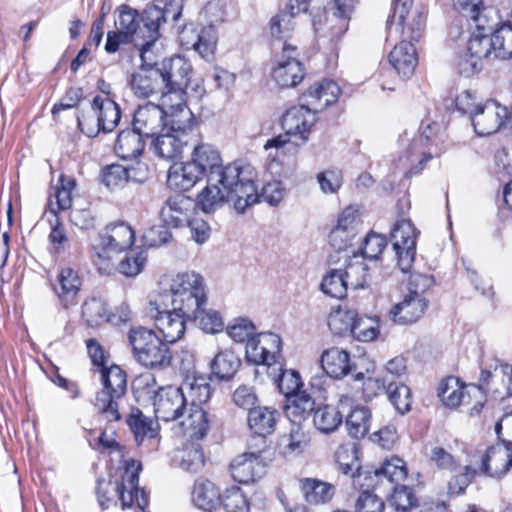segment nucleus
Wrapping results in <instances>:
<instances>
[{
  "label": "nucleus",
  "mask_w": 512,
  "mask_h": 512,
  "mask_svg": "<svg viewBox=\"0 0 512 512\" xmlns=\"http://www.w3.org/2000/svg\"><path fill=\"white\" fill-rule=\"evenodd\" d=\"M274 64L271 76L276 84L282 88L298 85L304 78V70L297 58V47L293 44L281 46V50L274 51Z\"/></svg>",
  "instance_id": "obj_15"
},
{
  "label": "nucleus",
  "mask_w": 512,
  "mask_h": 512,
  "mask_svg": "<svg viewBox=\"0 0 512 512\" xmlns=\"http://www.w3.org/2000/svg\"><path fill=\"white\" fill-rule=\"evenodd\" d=\"M233 479L239 483H249L265 474V463L261 452L247 451L236 456L230 464Z\"/></svg>",
  "instance_id": "obj_25"
},
{
  "label": "nucleus",
  "mask_w": 512,
  "mask_h": 512,
  "mask_svg": "<svg viewBox=\"0 0 512 512\" xmlns=\"http://www.w3.org/2000/svg\"><path fill=\"white\" fill-rule=\"evenodd\" d=\"M365 474L369 478L373 474L377 478V482L387 480L390 483H394L395 486H399L407 477V467L401 458L393 456L384 460L379 467L365 471Z\"/></svg>",
  "instance_id": "obj_39"
},
{
  "label": "nucleus",
  "mask_w": 512,
  "mask_h": 512,
  "mask_svg": "<svg viewBox=\"0 0 512 512\" xmlns=\"http://www.w3.org/2000/svg\"><path fill=\"white\" fill-rule=\"evenodd\" d=\"M192 25L185 26L180 32V40L183 44L191 45L203 58L210 60L217 45V33L214 26L204 27L200 33L194 35Z\"/></svg>",
  "instance_id": "obj_30"
},
{
  "label": "nucleus",
  "mask_w": 512,
  "mask_h": 512,
  "mask_svg": "<svg viewBox=\"0 0 512 512\" xmlns=\"http://www.w3.org/2000/svg\"><path fill=\"white\" fill-rule=\"evenodd\" d=\"M82 279L78 271L69 266L61 267L56 280L53 284V290L64 308H68L76 303V298L81 290Z\"/></svg>",
  "instance_id": "obj_29"
},
{
  "label": "nucleus",
  "mask_w": 512,
  "mask_h": 512,
  "mask_svg": "<svg viewBox=\"0 0 512 512\" xmlns=\"http://www.w3.org/2000/svg\"><path fill=\"white\" fill-rule=\"evenodd\" d=\"M139 465L134 460L127 462V466L121 472L120 481L99 480L97 485V498L99 505L106 509L111 503H115L116 498L121 501L123 508L132 507L134 504L144 512L147 505V499L142 490L138 487Z\"/></svg>",
  "instance_id": "obj_3"
},
{
  "label": "nucleus",
  "mask_w": 512,
  "mask_h": 512,
  "mask_svg": "<svg viewBox=\"0 0 512 512\" xmlns=\"http://www.w3.org/2000/svg\"><path fill=\"white\" fill-rule=\"evenodd\" d=\"M131 88L138 97L147 98L160 92L166 93L164 79L159 68L140 66L131 76Z\"/></svg>",
  "instance_id": "obj_28"
},
{
  "label": "nucleus",
  "mask_w": 512,
  "mask_h": 512,
  "mask_svg": "<svg viewBox=\"0 0 512 512\" xmlns=\"http://www.w3.org/2000/svg\"><path fill=\"white\" fill-rule=\"evenodd\" d=\"M476 475V470L469 465L459 466L448 482V493L450 495L462 494Z\"/></svg>",
  "instance_id": "obj_61"
},
{
  "label": "nucleus",
  "mask_w": 512,
  "mask_h": 512,
  "mask_svg": "<svg viewBox=\"0 0 512 512\" xmlns=\"http://www.w3.org/2000/svg\"><path fill=\"white\" fill-rule=\"evenodd\" d=\"M139 383H144L147 394L153 401L154 413L157 420L176 424V433L185 436L181 431L180 422L187 417V399L178 386H166L156 389L153 376L143 377Z\"/></svg>",
  "instance_id": "obj_5"
},
{
  "label": "nucleus",
  "mask_w": 512,
  "mask_h": 512,
  "mask_svg": "<svg viewBox=\"0 0 512 512\" xmlns=\"http://www.w3.org/2000/svg\"><path fill=\"white\" fill-rule=\"evenodd\" d=\"M169 291L173 308L186 316H195L200 305H206L204 278L194 271H185L173 276Z\"/></svg>",
  "instance_id": "obj_8"
},
{
  "label": "nucleus",
  "mask_w": 512,
  "mask_h": 512,
  "mask_svg": "<svg viewBox=\"0 0 512 512\" xmlns=\"http://www.w3.org/2000/svg\"><path fill=\"white\" fill-rule=\"evenodd\" d=\"M150 305H155L154 309L157 311L154 316L155 325L165 342L175 343L180 340L185 333L188 316L174 308L172 311L161 312L156 300H150Z\"/></svg>",
  "instance_id": "obj_26"
},
{
  "label": "nucleus",
  "mask_w": 512,
  "mask_h": 512,
  "mask_svg": "<svg viewBox=\"0 0 512 512\" xmlns=\"http://www.w3.org/2000/svg\"><path fill=\"white\" fill-rule=\"evenodd\" d=\"M342 419V413L336 407L325 405L315 410L313 422L320 432L329 434L341 425Z\"/></svg>",
  "instance_id": "obj_48"
},
{
  "label": "nucleus",
  "mask_w": 512,
  "mask_h": 512,
  "mask_svg": "<svg viewBox=\"0 0 512 512\" xmlns=\"http://www.w3.org/2000/svg\"><path fill=\"white\" fill-rule=\"evenodd\" d=\"M136 439L144 437L154 438L157 435L158 424L146 417L139 409H133L127 419Z\"/></svg>",
  "instance_id": "obj_53"
},
{
  "label": "nucleus",
  "mask_w": 512,
  "mask_h": 512,
  "mask_svg": "<svg viewBox=\"0 0 512 512\" xmlns=\"http://www.w3.org/2000/svg\"><path fill=\"white\" fill-rule=\"evenodd\" d=\"M388 59L395 71L404 78L413 74L418 63L414 45L406 41L397 44L390 52Z\"/></svg>",
  "instance_id": "obj_35"
},
{
  "label": "nucleus",
  "mask_w": 512,
  "mask_h": 512,
  "mask_svg": "<svg viewBox=\"0 0 512 512\" xmlns=\"http://www.w3.org/2000/svg\"><path fill=\"white\" fill-rule=\"evenodd\" d=\"M82 318L87 326L95 328L110 320L106 303L101 298L89 297L82 304Z\"/></svg>",
  "instance_id": "obj_46"
},
{
  "label": "nucleus",
  "mask_w": 512,
  "mask_h": 512,
  "mask_svg": "<svg viewBox=\"0 0 512 512\" xmlns=\"http://www.w3.org/2000/svg\"><path fill=\"white\" fill-rule=\"evenodd\" d=\"M437 127L436 123L426 124L422 127L421 134L411 142L406 134L400 138L401 144L405 146V161L411 164L415 173L421 171L426 162L440 154L437 146L433 143Z\"/></svg>",
  "instance_id": "obj_14"
},
{
  "label": "nucleus",
  "mask_w": 512,
  "mask_h": 512,
  "mask_svg": "<svg viewBox=\"0 0 512 512\" xmlns=\"http://www.w3.org/2000/svg\"><path fill=\"white\" fill-rule=\"evenodd\" d=\"M280 445L286 456H298L310 446V436L299 424L293 423L288 434L281 438Z\"/></svg>",
  "instance_id": "obj_44"
},
{
  "label": "nucleus",
  "mask_w": 512,
  "mask_h": 512,
  "mask_svg": "<svg viewBox=\"0 0 512 512\" xmlns=\"http://www.w3.org/2000/svg\"><path fill=\"white\" fill-rule=\"evenodd\" d=\"M49 250L53 254L64 253L70 247V238L64 224L56 217L48 235Z\"/></svg>",
  "instance_id": "obj_59"
},
{
  "label": "nucleus",
  "mask_w": 512,
  "mask_h": 512,
  "mask_svg": "<svg viewBox=\"0 0 512 512\" xmlns=\"http://www.w3.org/2000/svg\"><path fill=\"white\" fill-rule=\"evenodd\" d=\"M426 15L422 9L415 10L412 14L409 13L406 17V22L403 27L393 26V31L400 32L402 35L417 41L424 31Z\"/></svg>",
  "instance_id": "obj_56"
},
{
  "label": "nucleus",
  "mask_w": 512,
  "mask_h": 512,
  "mask_svg": "<svg viewBox=\"0 0 512 512\" xmlns=\"http://www.w3.org/2000/svg\"><path fill=\"white\" fill-rule=\"evenodd\" d=\"M490 37L493 41L494 58L512 57V24L510 22L502 23Z\"/></svg>",
  "instance_id": "obj_49"
},
{
  "label": "nucleus",
  "mask_w": 512,
  "mask_h": 512,
  "mask_svg": "<svg viewBox=\"0 0 512 512\" xmlns=\"http://www.w3.org/2000/svg\"><path fill=\"white\" fill-rule=\"evenodd\" d=\"M485 27H477L468 40L466 49L459 55L457 68L460 74L469 77L483 68V61L494 58L493 41L484 34Z\"/></svg>",
  "instance_id": "obj_13"
},
{
  "label": "nucleus",
  "mask_w": 512,
  "mask_h": 512,
  "mask_svg": "<svg viewBox=\"0 0 512 512\" xmlns=\"http://www.w3.org/2000/svg\"><path fill=\"white\" fill-rule=\"evenodd\" d=\"M190 141V137L177 132L163 131L156 135V139L152 142V149L160 158L172 160L182 155Z\"/></svg>",
  "instance_id": "obj_31"
},
{
  "label": "nucleus",
  "mask_w": 512,
  "mask_h": 512,
  "mask_svg": "<svg viewBox=\"0 0 512 512\" xmlns=\"http://www.w3.org/2000/svg\"><path fill=\"white\" fill-rule=\"evenodd\" d=\"M391 237L397 265L406 273L410 271L416 255V228L409 219H399L393 227Z\"/></svg>",
  "instance_id": "obj_17"
},
{
  "label": "nucleus",
  "mask_w": 512,
  "mask_h": 512,
  "mask_svg": "<svg viewBox=\"0 0 512 512\" xmlns=\"http://www.w3.org/2000/svg\"><path fill=\"white\" fill-rule=\"evenodd\" d=\"M278 412L270 407L258 406L250 409L248 425L254 433L266 436L275 430Z\"/></svg>",
  "instance_id": "obj_41"
},
{
  "label": "nucleus",
  "mask_w": 512,
  "mask_h": 512,
  "mask_svg": "<svg viewBox=\"0 0 512 512\" xmlns=\"http://www.w3.org/2000/svg\"><path fill=\"white\" fill-rule=\"evenodd\" d=\"M128 340L134 358L142 366L163 369L170 365L172 355L167 342L157 336L152 329L133 327L129 330Z\"/></svg>",
  "instance_id": "obj_7"
},
{
  "label": "nucleus",
  "mask_w": 512,
  "mask_h": 512,
  "mask_svg": "<svg viewBox=\"0 0 512 512\" xmlns=\"http://www.w3.org/2000/svg\"><path fill=\"white\" fill-rule=\"evenodd\" d=\"M314 405L313 398L305 391H301L288 397L286 414L293 423H296L305 419L314 410Z\"/></svg>",
  "instance_id": "obj_47"
},
{
  "label": "nucleus",
  "mask_w": 512,
  "mask_h": 512,
  "mask_svg": "<svg viewBox=\"0 0 512 512\" xmlns=\"http://www.w3.org/2000/svg\"><path fill=\"white\" fill-rule=\"evenodd\" d=\"M308 9L307 0H288L269 21V35L273 51L281 50V46L291 44L299 17Z\"/></svg>",
  "instance_id": "obj_10"
},
{
  "label": "nucleus",
  "mask_w": 512,
  "mask_h": 512,
  "mask_svg": "<svg viewBox=\"0 0 512 512\" xmlns=\"http://www.w3.org/2000/svg\"><path fill=\"white\" fill-rule=\"evenodd\" d=\"M191 208L192 202L188 197L176 195L165 201L160 216L167 225L179 227L188 222Z\"/></svg>",
  "instance_id": "obj_34"
},
{
  "label": "nucleus",
  "mask_w": 512,
  "mask_h": 512,
  "mask_svg": "<svg viewBox=\"0 0 512 512\" xmlns=\"http://www.w3.org/2000/svg\"><path fill=\"white\" fill-rule=\"evenodd\" d=\"M94 107L105 133L112 132L121 119L119 105L107 96H96L93 99Z\"/></svg>",
  "instance_id": "obj_43"
},
{
  "label": "nucleus",
  "mask_w": 512,
  "mask_h": 512,
  "mask_svg": "<svg viewBox=\"0 0 512 512\" xmlns=\"http://www.w3.org/2000/svg\"><path fill=\"white\" fill-rule=\"evenodd\" d=\"M428 300L417 292L404 293L388 312L389 319L397 325L416 323L425 314Z\"/></svg>",
  "instance_id": "obj_22"
},
{
  "label": "nucleus",
  "mask_w": 512,
  "mask_h": 512,
  "mask_svg": "<svg viewBox=\"0 0 512 512\" xmlns=\"http://www.w3.org/2000/svg\"><path fill=\"white\" fill-rule=\"evenodd\" d=\"M241 365L240 358L231 349L217 352L210 362L211 372L220 380L231 379Z\"/></svg>",
  "instance_id": "obj_42"
},
{
  "label": "nucleus",
  "mask_w": 512,
  "mask_h": 512,
  "mask_svg": "<svg viewBox=\"0 0 512 512\" xmlns=\"http://www.w3.org/2000/svg\"><path fill=\"white\" fill-rule=\"evenodd\" d=\"M380 326L377 319L372 317L355 318L350 335L358 341L369 342L377 338Z\"/></svg>",
  "instance_id": "obj_54"
},
{
  "label": "nucleus",
  "mask_w": 512,
  "mask_h": 512,
  "mask_svg": "<svg viewBox=\"0 0 512 512\" xmlns=\"http://www.w3.org/2000/svg\"><path fill=\"white\" fill-rule=\"evenodd\" d=\"M282 341L279 335L272 332L258 334L246 345V357L255 364L271 366L281 356Z\"/></svg>",
  "instance_id": "obj_20"
},
{
  "label": "nucleus",
  "mask_w": 512,
  "mask_h": 512,
  "mask_svg": "<svg viewBox=\"0 0 512 512\" xmlns=\"http://www.w3.org/2000/svg\"><path fill=\"white\" fill-rule=\"evenodd\" d=\"M186 437L191 442L184 444L175 451L173 461L183 470L196 473L202 469L205 463L203 449L199 443L200 440L191 439L188 436Z\"/></svg>",
  "instance_id": "obj_37"
},
{
  "label": "nucleus",
  "mask_w": 512,
  "mask_h": 512,
  "mask_svg": "<svg viewBox=\"0 0 512 512\" xmlns=\"http://www.w3.org/2000/svg\"><path fill=\"white\" fill-rule=\"evenodd\" d=\"M320 362L322 369L332 378H342L352 368L348 352L338 347L324 350Z\"/></svg>",
  "instance_id": "obj_36"
},
{
  "label": "nucleus",
  "mask_w": 512,
  "mask_h": 512,
  "mask_svg": "<svg viewBox=\"0 0 512 512\" xmlns=\"http://www.w3.org/2000/svg\"><path fill=\"white\" fill-rule=\"evenodd\" d=\"M301 143L287 135H278L268 139L263 148L267 153L266 169L275 177H288L296 163L294 156L298 153Z\"/></svg>",
  "instance_id": "obj_11"
},
{
  "label": "nucleus",
  "mask_w": 512,
  "mask_h": 512,
  "mask_svg": "<svg viewBox=\"0 0 512 512\" xmlns=\"http://www.w3.org/2000/svg\"><path fill=\"white\" fill-rule=\"evenodd\" d=\"M162 105L165 107V131L177 132L187 137L192 136L193 113L187 107L183 93L163 94Z\"/></svg>",
  "instance_id": "obj_16"
},
{
  "label": "nucleus",
  "mask_w": 512,
  "mask_h": 512,
  "mask_svg": "<svg viewBox=\"0 0 512 512\" xmlns=\"http://www.w3.org/2000/svg\"><path fill=\"white\" fill-rule=\"evenodd\" d=\"M164 118L165 107L161 97L158 105L149 102L138 107L134 113L133 128L145 137H154L165 131Z\"/></svg>",
  "instance_id": "obj_24"
},
{
  "label": "nucleus",
  "mask_w": 512,
  "mask_h": 512,
  "mask_svg": "<svg viewBox=\"0 0 512 512\" xmlns=\"http://www.w3.org/2000/svg\"><path fill=\"white\" fill-rule=\"evenodd\" d=\"M179 387L190 406L187 417L180 422L181 431L191 439L203 440L210 428L208 413L202 407L211 396L210 383L204 377H187Z\"/></svg>",
  "instance_id": "obj_2"
},
{
  "label": "nucleus",
  "mask_w": 512,
  "mask_h": 512,
  "mask_svg": "<svg viewBox=\"0 0 512 512\" xmlns=\"http://www.w3.org/2000/svg\"><path fill=\"white\" fill-rule=\"evenodd\" d=\"M134 240L135 232L130 225L123 222L108 225L93 246L92 258L98 270L110 274L117 256L130 249Z\"/></svg>",
  "instance_id": "obj_4"
},
{
  "label": "nucleus",
  "mask_w": 512,
  "mask_h": 512,
  "mask_svg": "<svg viewBox=\"0 0 512 512\" xmlns=\"http://www.w3.org/2000/svg\"><path fill=\"white\" fill-rule=\"evenodd\" d=\"M348 288L359 289L368 286L369 275L367 267L362 261L350 262L343 271Z\"/></svg>",
  "instance_id": "obj_58"
},
{
  "label": "nucleus",
  "mask_w": 512,
  "mask_h": 512,
  "mask_svg": "<svg viewBox=\"0 0 512 512\" xmlns=\"http://www.w3.org/2000/svg\"><path fill=\"white\" fill-rule=\"evenodd\" d=\"M143 18V15L141 16ZM117 31L108 32L105 49L109 53L118 50L121 43L134 42L135 37L141 29H144L142 19L138 20L136 10L128 6H121L118 9V18L115 21Z\"/></svg>",
  "instance_id": "obj_18"
},
{
  "label": "nucleus",
  "mask_w": 512,
  "mask_h": 512,
  "mask_svg": "<svg viewBox=\"0 0 512 512\" xmlns=\"http://www.w3.org/2000/svg\"><path fill=\"white\" fill-rule=\"evenodd\" d=\"M100 373L103 388L96 394L94 406L105 420L119 421L127 390L126 374L117 365L101 368Z\"/></svg>",
  "instance_id": "obj_6"
},
{
  "label": "nucleus",
  "mask_w": 512,
  "mask_h": 512,
  "mask_svg": "<svg viewBox=\"0 0 512 512\" xmlns=\"http://www.w3.org/2000/svg\"><path fill=\"white\" fill-rule=\"evenodd\" d=\"M142 136L134 128L121 131L114 146L115 153L124 160H136L144 152Z\"/></svg>",
  "instance_id": "obj_40"
},
{
  "label": "nucleus",
  "mask_w": 512,
  "mask_h": 512,
  "mask_svg": "<svg viewBox=\"0 0 512 512\" xmlns=\"http://www.w3.org/2000/svg\"><path fill=\"white\" fill-rule=\"evenodd\" d=\"M321 290L333 298H344L347 294L348 286L344 279L343 271H330L322 280Z\"/></svg>",
  "instance_id": "obj_57"
},
{
  "label": "nucleus",
  "mask_w": 512,
  "mask_h": 512,
  "mask_svg": "<svg viewBox=\"0 0 512 512\" xmlns=\"http://www.w3.org/2000/svg\"><path fill=\"white\" fill-rule=\"evenodd\" d=\"M387 393L390 402L399 413L405 414L410 410L412 400L408 386L404 384L397 385L390 383L387 387Z\"/></svg>",
  "instance_id": "obj_60"
},
{
  "label": "nucleus",
  "mask_w": 512,
  "mask_h": 512,
  "mask_svg": "<svg viewBox=\"0 0 512 512\" xmlns=\"http://www.w3.org/2000/svg\"><path fill=\"white\" fill-rule=\"evenodd\" d=\"M481 380L484 382L501 381L508 395L512 396V366L504 363L497 364L493 371H482Z\"/></svg>",
  "instance_id": "obj_64"
},
{
  "label": "nucleus",
  "mask_w": 512,
  "mask_h": 512,
  "mask_svg": "<svg viewBox=\"0 0 512 512\" xmlns=\"http://www.w3.org/2000/svg\"><path fill=\"white\" fill-rule=\"evenodd\" d=\"M301 490L309 504L319 505L329 502L334 495L332 485L314 478H305L301 481Z\"/></svg>",
  "instance_id": "obj_45"
},
{
  "label": "nucleus",
  "mask_w": 512,
  "mask_h": 512,
  "mask_svg": "<svg viewBox=\"0 0 512 512\" xmlns=\"http://www.w3.org/2000/svg\"><path fill=\"white\" fill-rule=\"evenodd\" d=\"M206 179V186L196 198L197 206L207 214L229 203L238 213L253 205L257 199L256 169L248 163L223 165L220 152L211 144L197 142L189 160Z\"/></svg>",
  "instance_id": "obj_1"
},
{
  "label": "nucleus",
  "mask_w": 512,
  "mask_h": 512,
  "mask_svg": "<svg viewBox=\"0 0 512 512\" xmlns=\"http://www.w3.org/2000/svg\"><path fill=\"white\" fill-rule=\"evenodd\" d=\"M316 122V113L312 111L304 102L299 106H294L286 111L282 117V128L285 133L293 140L304 145L311 132L312 126Z\"/></svg>",
  "instance_id": "obj_19"
},
{
  "label": "nucleus",
  "mask_w": 512,
  "mask_h": 512,
  "mask_svg": "<svg viewBox=\"0 0 512 512\" xmlns=\"http://www.w3.org/2000/svg\"><path fill=\"white\" fill-rule=\"evenodd\" d=\"M147 261V255L143 250H131L119 261L114 269L126 277L137 276L143 270Z\"/></svg>",
  "instance_id": "obj_55"
},
{
  "label": "nucleus",
  "mask_w": 512,
  "mask_h": 512,
  "mask_svg": "<svg viewBox=\"0 0 512 512\" xmlns=\"http://www.w3.org/2000/svg\"><path fill=\"white\" fill-rule=\"evenodd\" d=\"M192 501L199 509L212 512L220 505V491L213 482L199 479L193 487Z\"/></svg>",
  "instance_id": "obj_38"
},
{
  "label": "nucleus",
  "mask_w": 512,
  "mask_h": 512,
  "mask_svg": "<svg viewBox=\"0 0 512 512\" xmlns=\"http://www.w3.org/2000/svg\"><path fill=\"white\" fill-rule=\"evenodd\" d=\"M371 413L364 406H356L346 419L349 434L355 438H363L369 431Z\"/></svg>",
  "instance_id": "obj_50"
},
{
  "label": "nucleus",
  "mask_w": 512,
  "mask_h": 512,
  "mask_svg": "<svg viewBox=\"0 0 512 512\" xmlns=\"http://www.w3.org/2000/svg\"><path fill=\"white\" fill-rule=\"evenodd\" d=\"M202 179L196 167L188 160L175 163L169 168L167 185L173 190L188 191Z\"/></svg>",
  "instance_id": "obj_33"
},
{
  "label": "nucleus",
  "mask_w": 512,
  "mask_h": 512,
  "mask_svg": "<svg viewBox=\"0 0 512 512\" xmlns=\"http://www.w3.org/2000/svg\"><path fill=\"white\" fill-rule=\"evenodd\" d=\"M159 70L164 79L165 94L183 93L189 85V75L192 72L191 64L181 56L164 60Z\"/></svg>",
  "instance_id": "obj_23"
},
{
  "label": "nucleus",
  "mask_w": 512,
  "mask_h": 512,
  "mask_svg": "<svg viewBox=\"0 0 512 512\" xmlns=\"http://www.w3.org/2000/svg\"><path fill=\"white\" fill-rule=\"evenodd\" d=\"M102 182L110 189H117L123 187L129 182V172L127 167L112 164L103 169Z\"/></svg>",
  "instance_id": "obj_63"
},
{
  "label": "nucleus",
  "mask_w": 512,
  "mask_h": 512,
  "mask_svg": "<svg viewBox=\"0 0 512 512\" xmlns=\"http://www.w3.org/2000/svg\"><path fill=\"white\" fill-rule=\"evenodd\" d=\"M340 87L332 80L315 83L302 95L304 102L316 114L334 104L340 95Z\"/></svg>",
  "instance_id": "obj_27"
},
{
  "label": "nucleus",
  "mask_w": 512,
  "mask_h": 512,
  "mask_svg": "<svg viewBox=\"0 0 512 512\" xmlns=\"http://www.w3.org/2000/svg\"><path fill=\"white\" fill-rule=\"evenodd\" d=\"M356 316L354 310L337 307L329 314L328 326L335 335H350Z\"/></svg>",
  "instance_id": "obj_51"
},
{
  "label": "nucleus",
  "mask_w": 512,
  "mask_h": 512,
  "mask_svg": "<svg viewBox=\"0 0 512 512\" xmlns=\"http://www.w3.org/2000/svg\"><path fill=\"white\" fill-rule=\"evenodd\" d=\"M162 19L163 13L156 8H146L143 11L142 21L144 22V29L137 33L133 42L140 50V66L160 68L158 64V49L154 48L160 37L159 28Z\"/></svg>",
  "instance_id": "obj_12"
},
{
  "label": "nucleus",
  "mask_w": 512,
  "mask_h": 512,
  "mask_svg": "<svg viewBox=\"0 0 512 512\" xmlns=\"http://www.w3.org/2000/svg\"><path fill=\"white\" fill-rule=\"evenodd\" d=\"M509 119L506 106L497 101L488 100L481 104L471 118L475 132L487 136L497 132Z\"/></svg>",
  "instance_id": "obj_21"
},
{
  "label": "nucleus",
  "mask_w": 512,
  "mask_h": 512,
  "mask_svg": "<svg viewBox=\"0 0 512 512\" xmlns=\"http://www.w3.org/2000/svg\"><path fill=\"white\" fill-rule=\"evenodd\" d=\"M512 465L511 448L498 444L490 447L482 459L481 470L491 477H501Z\"/></svg>",
  "instance_id": "obj_32"
},
{
  "label": "nucleus",
  "mask_w": 512,
  "mask_h": 512,
  "mask_svg": "<svg viewBox=\"0 0 512 512\" xmlns=\"http://www.w3.org/2000/svg\"><path fill=\"white\" fill-rule=\"evenodd\" d=\"M188 319L195 321L206 333L215 334L224 329V320L220 313L213 309H205V305H200L195 316H188Z\"/></svg>",
  "instance_id": "obj_52"
},
{
  "label": "nucleus",
  "mask_w": 512,
  "mask_h": 512,
  "mask_svg": "<svg viewBox=\"0 0 512 512\" xmlns=\"http://www.w3.org/2000/svg\"><path fill=\"white\" fill-rule=\"evenodd\" d=\"M222 502L226 512H249L250 509L246 494L236 486L225 491Z\"/></svg>",
  "instance_id": "obj_62"
},
{
  "label": "nucleus",
  "mask_w": 512,
  "mask_h": 512,
  "mask_svg": "<svg viewBox=\"0 0 512 512\" xmlns=\"http://www.w3.org/2000/svg\"><path fill=\"white\" fill-rule=\"evenodd\" d=\"M438 396L447 407L466 406L471 416L478 414L485 402V394L480 387L463 384L456 377H448L440 382Z\"/></svg>",
  "instance_id": "obj_9"
}]
</instances>
